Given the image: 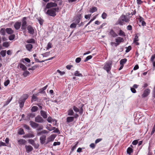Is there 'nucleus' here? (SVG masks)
Returning <instances> with one entry per match:
<instances>
[{
  "mask_svg": "<svg viewBox=\"0 0 155 155\" xmlns=\"http://www.w3.org/2000/svg\"><path fill=\"white\" fill-rule=\"evenodd\" d=\"M74 75L76 76L82 77V75L81 74L79 73V72L78 71H76L74 73Z\"/></svg>",
  "mask_w": 155,
  "mask_h": 155,
  "instance_id": "nucleus-36",
  "label": "nucleus"
},
{
  "mask_svg": "<svg viewBox=\"0 0 155 155\" xmlns=\"http://www.w3.org/2000/svg\"><path fill=\"white\" fill-rule=\"evenodd\" d=\"M107 16V14L104 12L101 15V17L103 19H105L106 18Z\"/></svg>",
  "mask_w": 155,
  "mask_h": 155,
  "instance_id": "nucleus-41",
  "label": "nucleus"
},
{
  "mask_svg": "<svg viewBox=\"0 0 155 155\" xmlns=\"http://www.w3.org/2000/svg\"><path fill=\"white\" fill-rule=\"evenodd\" d=\"M33 57L35 58V61L36 62H44L45 61H40L38 59L36 58H35L36 57V54H34L33 55Z\"/></svg>",
  "mask_w": 155,
  "mask_h": 155,
  "instance_id": "nucleus-35",
  "label": "nucleus"
},
{
  "mask_svg": "<svg viewBox=\"0 0 155 155\" xmlns=\"http://www.w3.org/2000/svg\"><path fill=\"white\" fill-rule=\"evenodd\" d=\"M30 123L31 126L34 128H36L39 126L38 124L32 121H30Z\"/></svg>",
  "mask_w": 155,
  "mask_h": 155,
  "instance_id": "nucleus-10",
  "label": "nucleus"
},
{
  "mask_svg": "<svg viewBox=\"0 0 155 155\" xmlns=\"http://www.w3.org/2000/svg\"><path fill=\"white\" fill-rule=\"evenodd\" d=\"M109 33L110 35L113 37H115L117 36V35L115 33L112 29H110L109 30Z\"/></svg>",
  "mask_w": 155,
  "mask_h": 155,
  "instance_id": "nucleus-14",
  "label": "nucleus"
},
{
  "mask_svg": "<svg viewBox=\"0 0 155 155\" xmlns=\"http://www.w3.org/2000/svg\"><path fill=\"white\" fill-rule=\"evenodd\" d=\"M112 64V61H107L104 64L103 69L106 70L108 73H109L111 69Z\"/></svg>",
  "mask_w": 155,
  "mask_h": 155,
  "instance_id": "nucleus-2",
  "label": "nucleus"
},
{
  "mask_svg": "<svg viewBox=\"0 0 155 155\" xmlns=\"http://www.w3.org/2000/svg\"><path fill=\"white\" fill-rule=\"evenodd\" d=\"M73 109L75 112H78L79 111V109L75 106H74L73 107Z\"/></svg>",
  "mask_w": 155,
  "mask_h": 155,
  "instance_id": "nucleus-53",
  "label": "nucleus"
},
{
  "mask_svg": "<svg viewBox=\"0 0 155 155\" xmlns=\"http://www.w3.org/2000/svg\"><path fill=\"white\" fill-rule=\"evenodd\" d=\"M9 45L8 43L6 42H4L2 44V46L3 47H5L6 48L8 47Z\"/></svg>",
  "mask_w": 155,
  "mask_h": 155,
  "instance_id": "nucleus-42",
  "label": "nucleus"
},
{
  "mask_svg": "<svg viewBox=\"0 0 155 155\" xmlns=\"http://www.w3.org/2000/svg\"><path fill=\"white\" fill-rule=\"evenodd\" d=\"M77 25L75 23H73L70 25V27L71 28H75L76 27Z\"/></svg>",
  "mask_w": 155,
  "mask_h": 155,
  "instance_id": "nucleus-52",
  "label": "nucleus"
},
{
  "mask_svg": "<svg viewBox=\"0 0 155 155\" xmlns=\"http://www.w3.org/2000/svg\"><path fill=\"white\" fill-rule=\"evenodd\" d=\"M74 117H68L66 118V122L69 123L73 121L74 120Z\"/></svg>",
  "mask_w": 155,
  "mask_h": 155,
  "instance_id": "nucleus-19",
  "label": "nucleus"
},
{
  "mask_svg": "<svg viewBox=\"0 0 155 155\" xmlns=\"http://www.w3.org/2000/svg\"><path fill=\"white\" fill-rule=\"evenodd\" d=\"M28 96L27 94H24L20 99L18 103L19 104L20 107L22 108L24 105L25 100L28 98Z\"/></svg>",
  "mask_w": 155,
  "mask_h": 155,
  "instance_id": "nucleus-3",
  "label": "nucleus"
},
{
  "mask_svg": "<svg viewBox=\"0 0 155 155\" xmlns=\"http://www.w3.org/2000/svg\"><path fill=\"white\" fill-rule=\"evenodd\" d=\"M150 90L149 88H147L144 90L143 94L142 95V97L143 98L145 97H147L150 94Z\"/></svg>",
  "mask_w": 155,
  "mask_h": 155,
  "instance_id": "nucleus-7",
  "label": "nucleus"
},
{
  "mask_svg": "<svg viewBox=\"0 0 155 155\" xmlns=\"http://www.w3.org/2000/svg\"><path fill=\"white\" fill-rule=\"evenodd\" d=\"M152 97L155 98V85L154 86L152 90Z\"/></svg>",
  "mask_w": 155,
  "mask_h": 155,
  "instance_id": "nucleus-51",
  "label": "nucleus"
},
{
  "mask_svg": "<svg viewBox=\"0 0 155 155\" xmlns=\"http://www.w3.org/2000/svg\"><path fill=\"white\" fill-rule=\"evenodd\" d=\"M26 42L28 43L35 44V40L33 38H31V39L28 40L26 41Z\"/></svg>",
  "mask_w": 155,
  "mask_h": 155,
  "instance_id": "nucleus-27",
  "label": "nucleus"
},
{
  "mask_svg": "<svg viewBox=\"0 0 155 155\" xmlns=\"http://www.w3.org/2000/svg\"><path fill=\"white\" fill-rule=\"evenodd\" d=\"M97 11V8L95 7H93L90 9V12L91 13H93Z\"/></svg>",
  "mask_w": 155,
  "mask_h": 155,
  "instance_id": "nucleus-28",
  "label": "nucleus"
},
{
  "mask_svg": "<svg viewBox=\"0 0 155 155\" xmlns=\"http://www.w3.org/2000/svg\"><path fill=\"white\" fill-rule=\"evenodd\" d=\"M6 29L5 28H1L0 30V33L3 36H5L6 34Z\"/></svg>",
  "mask_w": 155,
  "mask_h": 155,
  "instance_id": "nucleus-24",
  "label": "nucleus"
},
{
  "mask_svg": "<svg viewBox=\"0 0 155 155\" xmlns=\"http://www.w3.org/2000/svg\"><path fill=\"white\" fill-rule=\"evenodd\" d=\"M57 6V4L55 2H50L47 3L46 6L47 8H50L53 7H56Z\"/></svg>",
  "mask_w": 155,
  "mask_h": 155,
  "instance_id": "nucleus-8",
  "label": "nucleus"
},
{
  "mask_svg": "<svg viewBox=\"0 0 155 155\" xmlns=\"http://www.w3.org/2000/svg\"><path fill=\"white\" fill-rule=\"evenodd\" d=\"M61 144V143L60 142H55L53 143V146H56V145H59Z\"/></svg>",
  "mask_w": 155,
  "mask_h": 155,
  "instance_id": "nucleus-61",
  "label": "nucleus"
},
{
  "mask_svg": "<svg viewBox=\"0 0 155 155\" xmlns=\"http://www.w3.org/2000/svg\"><path fill=\"white\" fill-rule=\"evenodd\" d=\"M21 22H17L14 25V27L16 30H18L20 28Z\"/></svg>",
  "mask_w": 155,
  "mask_h": 155,
  "instance_id": "nucleus-12",
  "label": "nucleus"
},
{
  "mask_svg": "<svg viewBox=\"0 0 155 155\" xmlns=\"http://www.w3.org/2000/svg\"><path fill=\"white\" fill-rule=\"evenodd\" d=\"M35 121L38 123H42L44 122L43 119L39 115H38L35 118Z\"/></svg>",
  "mask_w": 155,
  "mask_h": 155,
  "instance_id": "nucleus-9",
  "label": "nucleus"
},
{
  "mask_svg": "<svg viewBox=\"0 0 155 155\" xmlns=\"http://www.w3.org/2000/svg\"><path fill=\"white\" fill-rule=\"evenodd\" d=\"M18 133L19 135H22L25 134L23 129L21 128H20L18 131Z\"/></svg>",
  "mask_w": 155,
  "mask_h": 155,
  "instance_id": "nucleus-32",
  "label": "nucleus"
},
{
  "mask_svg": "<svg viewBox=\"0 0 155 155\" xmlns=\"http://www.w3.org/2000/svg\"><path fill=\"white\" fill-rule=\"evenodd\" d=\"M51 45V43L49 42L48 44L47 49H48L50 48H51L52 47Z\"/></svg>",
  "mask_w": 155,
  "mask_h": 155,
  "instance_id": "nucleus-59",
  "label": "nucleus"
},
{
  "mask_svg": "<svg viewBox=\"0 0 155 155\" xmlns=\"http://www.w3.org/2000/svg\"><path fill=\"white\" fill-rule=\"evenodd\" d=\"M68 115L69 116H73L74 115V112L73 110L71 109H70L68 111Z\"/></svg>",
  "mask_w": 155,
  "mask_h": 155,
  "instance_id": "nucleus-29",
  "label": "nucleus"
},
{
  "mask_svg": "<svg viewBox=\"0 0 155 155\" xmlns=\"http://www.w3.org/2000/svg\"><path fill=\"white\" fill-rule=\"evenodd\" d=\"M26 140L23 139H21L18 140V144L19 145H24L26 143Z\"/></svg>",
  "mask_w": 155,
  "mask_h": 155,
  "instance_id": "nucleus-17",
  "label": "nucleus"
},
{
  "mask_svg": "<svg viewBox=\"0 0 155 155\" xmlns=\"http://www.w3.org/2000/svg\"><path fill=\"white\" fill-rule=\"evenodd\" d=\"M138 143V141L137 140H135L133 141L132 144L134 145H136Z\"/></svg>",
  "mask_w": 155,
  "mask_h": 155,
  "instance_id": "nucleus-62",
  "label": "nucleus"
},
{
  "mask_svg": "<svg viewBox=\"0 0 155 155\" xmlns=\"http://www.w3.org/2000/svg\"><path fill=\"white\" fill-rule=\"evenodd\" d=\"M25 47L28 51H31L33 48V46L31 44H28L26 45Z\"/></svg>",
  "mask_w": 155,
  "mask_h": 155,
  "instance_id": "nucleus-20",
  "label": "nucleus"
},
{
  "mask_svg": "<svg viewBox=\"0 0 155 155\" xmlns=\"http://www.w3.org/2000/svg\"><path fill=\"white\" fill-rule=\"evenodd\" d=\"M24 60L28 63H29L30 62V60L28 58H26L24 59H22L21 60V61H22V62L24 63Z\"/></svg>",
  "mask_w": 155,
  "mask_h": 155,
  "instance_id": "nucleus-45",
  "label": "nucleus"
},
{
  "mask_svg": "<svg viewBox=\"0 0 155 155\" xmlns=\"http://www.w3.org/2000/svg\"><path fill=\"white\" fill-rule=\"evenodd\" d=\"M37 128V130L38 131H40L43 129V127L42 125L39 124V126Z\"/></svg>",
  "mask_w": 155,
  "mask_h": 155,
  "instance_id": "nucleus-46",
  "label": "nucleus"
},
{
  "mask_svg": "<svg viewBox=\"0 0 155 155\" xmlns=\"http://www.w3.org/2000/svg\"><path fill=\"white\" fill-rule=\"evenodd\" d=\"M30 73L29 71H25L24 72V73L23 74V75L24 77H25L26 76H27Z\"/></svg>",
  "mask_w": 155,
  "mask_h": 155,
  "instance_id": "nucleus-43",
  "label": "nucleus"
},
{
  "mask_svg": "<svg viewBox=\"0 0 155 155\" xmlns=\"http://www.w3.org/2000/svg\"><path fill=\"white\" fill-rule=\"evenodd\" d=\"M73 67L71 65H68L66 66V68L68 70H70L71 68Z\"/></svg>",
  "mask_w": 155,
  "mask_h": 155,
  "instance_id": "nucleus-63",
  "label": "nucleus"
},
{
  "mask_svg": "<svg viewBox=\"0 0 155 155\" xmlns=\"http://www.w3.org/2000/svg\"><path fill=\"white\" fill-rule=\"evenodd\" d=\"M15 38V35L14 34H12L9 37V39L10 40H12L14 39Z\"/></svg>",
  "mask_w": 155,
  "mask_h": 155,
  "instance_id": "nucleus-40",
  "label": "nucleus"
},
{
  "mask_svg": "<svg viewBox=\"0 0 155 155\" xmlns=\"http://www.w3.org/2000/svg\"><path fill=\"white\" fill-rule=\"evenodd\" d=\"M133 152V150L130 147H129L127 148V153L129 155H130V154Z\"/></svg>",
  "mask_w": 155,
  "mask_h": 155,
  "instance_id": "nucleus-25",
  "label": "nucleus"
},
{
  "mask_svg": "<svg viewBox=\"0 0 155 155\" xmlns=\"http://www.w3.org/2000/svg\"><path fill=\"white\" fill-rule=\"evenodd\" d=\"M81 15H80L78 18H77L75 20V23L77 25V24H78L80 21V19H81Z\"/></svg>",
  "mask_w": 155,
  "mask_h": 155,
  "instance_id": "nucleus-34",
  "label": "nucleus"
},
{
  "mask_svg": "<svg viewBox=\"0 0 155 155\" xmlns=\"http://www.w3.org/2000/svg\"><path fill=\"white\" fill-rule=\"evenodd\" d=\"M92 58V56L91 55H89L87 56L86 58L85 59L84 61V62H86L87 61L91 59Z\"/></svg>",
  "mask_w": 155,
  "mask_h": 155,
  "instance_id": "nucleus-44",
  "label": "nucleus"
},
{
  "mask_svg": "<svg viewBox=\"0 0 155 155\" xmlns=\"http://www.w3.org/2000/svg\"><path fill=\"white\" fill-rule=\"evenodd\" d=\"M155 131V126H154L153 127V128L152 129V131L151 132L150 135H152L154 134Z\"/></svg>",
  "mask_w": 155,
  "mask_h": 155,
  "instance_id": "nucleus-64",
  "label": "nucleus"
},
{
  "mask_svg": "<svg viewBox=\"0 0 155 155\" xmlns=\"http://www.w3.org/2000/svg\"><path fill=\"white\" fill-rule=\"evenodd\" d=\"M38 109V108L36 106H33L31 109V110L32 112H35Z\"/></svg>",
  "mask_w": 155,
  "mask_h": 155,
  "instance_id": "nucleus-33",
  "label": "nucleus"
},
{
  "mask_svg": "<svg viewBox=\"0 0 155 155\" xmlns=\"http://www.w3.org/2000/svg\"><path fill=\"white\" fill-rule=\"evenodd\" d=\"M119 35L120 36H125L124 32L121 29H120L119 31Z\"/></svg>",
  "mask_w": 155,
  "mask_h": 155,
  "instance_id": "nucleus-38",
  "label": "nucleus"
},
{
  "mask_svg": "<svg viewBox=\"0 0 155 155\" xmlns=\"http://www.w3.org/2000/svg\"><path fill=\"white\" fill-rule=\"evenodd\" d=\"M23 127L24 128H25V129H26L28 130H30V128L27 125H26L25 124H24L23 125Z\"/></svg>",
  "mask_w": 155,
  "mask_h": 155,
  "instance_id": "nucleus-56",
  "label": "nucleus"
},
{
  "mask_svg": "<svg viewBox=\"0 0 155 155\" xmlns=\"http://www.w3.org/2000/svg\"><path fill=\"white\" fill-rule=\"evenodd\" d=\"M115 41L118 43L119 45L120 43L124 41V39L123 38L120 37H118L115 39Z\"/></svg>",
  "mask_w": 155,
  "mask_h": 155,
  "instance_id": "nucleus-13",
  "label": "nucleus"
},
{
  "mask_svg": "<svg viewBox=\"0 0 155 155\" xmlns=\"http://www.w3.org/2000/svg\"><path fill=\"white\" fill-rule=\"evenodd\" d=\"M46 138V136L45 135H43L40 137V140L41 144H43L45 143Z\"/></svg>",
  "mask_w": 155,
  "mask_h": 155,
  "instance_id": "nucleus-16",
  "label": "nucleus"
},
{
  "mask_svg": "<svg viewBox=\"0 0 155 155\" xmlns=\"http://www.w3.org/2000/svg\"><path fill=\"white\" fill-rule=\"evenodd\" d=\"M130 17L127 16V15H122L118 19L116 24L123 25L124 24V22H129L130 21Z\"/></svg>",
  "mask_w": 155,
  "mask_h": 155,
  "instance_id": "nucleus-1",
  "label": "nucleus"
},
{
  "mask_svg": "<svg viewBox=\"0 0 155 155\" xmlns=\"http://www.w3.org/2000/svg\"><path fill=\"white\" fill-rule=\"evenodd\" d=\"M127 29L128 30L131 31L132 30V26L131 25H128L127 27Z\"/></svg>",
  "mask_w": 155,
  "mask_h": 155,
  "instance_id": "nucleus-54",
  "label": "nucleus"
},
{
  "mask_svg": "<svg viewBox=\"0 0 155 155\" xmlns=\"http://www.w3.org/2000/svg\"><path fill=\"white\" fill-rule=\"evenodd\" d=\"M13 98V97H11L10 98H8V100H7V101H6L5 102V104H4V105L5 106H6V105H7L8 104H9V103L11 102V101H12V100Z\"/></svg>",
  "mask_w": 155,
  "mask_h": 155,
  "instance_id": "nucleus-31",
  "label": "nucleus"
},
{
  "mask_svg": "<svg viewBox=\"0 0 155 155\" xmlns=\"http://www.w3.org/2000/svg\"><path fill=\"white\" fill-rule=\"evenodd\" d=\"M55 138V137L53 135H51L47 139V141L46 143H48L51 141H53Z\"/></svg>",
  "mask_w": 155,
  "mask_h": 155,
  "instance_id": "nucleus-15",
  "label": "nucleus"
},
{
  "mask_svg": "<svg viewBox=\"0 0 155 155\" xmlns=\"http://www.w3.org/2000/svg\"><path fill=\"white\" fill-rule=\"evenodd\" d=\"M25 148L26 151L27 153H29L31 151L33 150V147L30 145H26Z\"/></svg>",
  "mask_w": 155,
  "mask_h": 155,
  "instance_id": "nucleus-11",
  "label": "nucleus"
},
{
  "mask_svg": "<svg viewBox=\"0 0 155 155\" xmlns=\"http://www.w3.org/2000/svg\"><path fill=\"white\" fill-rule=\"evenodd\" d=\"M40 114L44 118H46L47 117V114L46 112L43 110H41L40 111Z\"/></svg>",
  "mask_w": 155,
  "mask_h": 155,
  "instance_id": "nucleus-18",
  "label": "nucleus"
},
{
  "mask_svg": "<svg viewBox=\"0 0 155 155\" xmlns=\"http://www.w3.org/2000/svg\"><path fill=\"white\" fill-rule=\"evenodd\" d=\"M27 29L29 34L33 35L34 33L35 28L31 25H28L27 27Z\"/></svg>",
  "mask_w": 155,
  "mask_h": 155,
  "instance_id": "nucleus-6",
  "label": "nucleus"
},
{
  "mask_svg": "<svg viewBox=\"0 0 155 155\" xmlns=\"http://www.w3.org/2000/svg\"><path fill=\"white\" fill-rule=\"evenodd\" d=\"M57 71L60 74V75L62 76L63 75L65 74V73L64 71H61L59 70H58Z\"/></svg>",
  "mask_w": 155,
  "mask_h": 155,
  "instance_id": "nucleus-48",
  "label": "nucleus"
},
{
  "mask_svg": "<svg viewBox=\"0 0 155 155\" xmlns=\"http://www.w3.org/2000/svg\"><path fill=\"white\" fill-rule=\"evenodd\" d=\"M35 137V135L32 134H26L24 136H23L24 137H26V138H31V137Z\"/></svg>",
  "mask_w": 155,
  "mask_h": 155,
  "instance_id": "nucleus-26",
  "label": "nucleus"
},
{
  "mask_svg": "<svg viewBox=\"0 0 155 155\" xmlns=\"http://www.w3.org/2000/svg\"><path fill=\"white\" fill-rule=\"evenodd\" d=\"M19 65L20 68H21L23 70L25 71L26 69L27 68L24 64L20 63L19 64Z\"/></svg>",
  "mask_w": 155,
  "mask_h": 155,
  "instance_id": "nucleus-30",
  "label": "nucleus"
},
{
  "mask_svg": "<svg viewBox=\"0 0 155 155\" xmlns=\"http://www.w3.org/2000/svg\"><path fill=\"white\" fill-rule=\"evenodd\" d=\"M28 117H29V118H33L35 116V114H33V113H30V114H29L28 115Z\"/></svg>",
  "mask_w": 155,
  "mask_h": 155,
  "instance_id": "nucleus-49",
  "label": "nucleus"
},
{
  "mask_svg": "<svg viewBox=\"0 0 155 155\" xmlns=\"http://www.w3.org/2000/svg\"><path fill=\"white\" fill-rule=\"evenodd\" d=\"M131 49V47L130 46H129L127 48V49L126 50V52H129Z\"/></svg>",
  "mask_w": 155,
  "mask_h": 155,
  "instance_id": "nucleus-60",
  "label": "nucleus"
},
{
  "mask_svg": "<svg viewBox=\"0 0 155 155\" xmlns=\"http://www.w3.org/2000/svg\"><path fill=\"white\" fill-rule=\"evenodd\" d=\"M102 140V138L97 139H96L95 140V143L96 144H97V143H98L99 142H100V141H101Z\"/></svg>",
  "mask_w": 155,
  "mask_h": 155,
  "instance_id": "nucleus-55",
  "label": "nucleus"
},
{
  "mask_svg": "<svg viewBox=\"0 0 155 155\" xmlns=\"http://www.w3.org/2000/svg\"><path fill=\"white\" fill-rule=\"evenodd\" d=\"M46 128L47 129L50 131L54 130L56 129L55 127H52L51 125L50 124H48L46 127Z\"/></svg>",
  "mask_w": 155,
  "mask_h": 155,
  "instance_id": "nucleus-21",
  "label": "nucleus"
},
{
  "mask_svg": "<svg viewBox=\"0 0 155 155\" xmlns=\"http://www.w3.org/2000/svg\"><path fill=\"white\" fill-rule=\"evenodd\" d=\"M28 142L33 146H35V141L34 140L32 139H29L28 140Z\"/></svg>",
  "mask_w": 155,
  "mask_h": 155,
  "instance_id": "nucleus-39",
  "label": "nucleus"
},
{
  "mask_svg": "<svg viewBox=\"0 0 155 155\" xmlns=\"http://www.w3.org/2000/svg\"><path fill=\"white\" fill-rule=\"evenodd\" d=\"M27 18L26 17H24L22 18V24L21 27V29L22 30H25L27 26V22L26 21Z\"/></svg>",
  "mask_w": 155,
  "mask_h": 155,
  "instance_id": "nucleus-5",
  "label": "nucleus"
},
{
  "mask_svg": "<svg viewBox=\"0 0 155 155\" xmlns=\"http://www.w3.org/2000/svg\"><path fill=\"white\" fill-rule=\"evenodd\" d=\"M6 50H2L0 52V54L2 57H4L6 55Z\"/></svg>",
  "mask_w": 155,
  "mask_h": 155,
  "instance_id": "nucleus-37",
  "label": "nucleus"
},
{
  "mask_svg": "<svg viewBox=\"0 0 155 155\" xmlns=\"http://www.w3.org/2000/svg\"><path fill=\"white\" fill-rule=\"evenodd\" d=\"M78 142H77L76 143V144L72 147L71 149V150L72 151H73L76 148V147H77L78 144Z\"/></svg>",
  "mask_w": 155,
  "mask_h": 155,
  "instance_id": "nucleus-47",
  "label": "nucleus"
},
{
  "mask_svg": "<svg viewBox=\"0 0 155 155\" xmlns=\"http://www.w3.org/2000/svg\"><path fill=\"white\" fill-rule=\"evenodd\" d=\"M6 31L8 34H12L14 33L13 30L10 28H6Z\"/></svg>",
  "mask_w": 155,
  "mask_h": 155,
  "instance_id": "nucleus-22",
  "label": "nucleus"
},
{
  "mask_svg": "<svg viewBox=\"0 0 155 155\" xmlns=\"http://www.w3.org/2000/svg\"><path fill=\"white\" fill-rule=\"evenodd\" d=\"M127 61V59L126 58L122 59L120 60V65H124L125 64Z\"/></svg>",
  "mask_w": 155,
  "mask_h": 155,
  "instance_id": "nucleus-23",
  "label": "nucleus"
},
{
  "mask_svg": "<svg viewBox=\"0 0 155 155\" xmlns=\"http://www.w3.org/2000/svg\"><path fill=\"white\" fill-rule=\"evenodd\" d=\"M57 9L58 10V8H54L48 9L46 13L49 16L54 17L56 15V11Z\"/></svg>",
  "mask_w": 155,
  "mask_h": 155,
  "instance_id": "nucleus-4",
  "label": "nucleus"
},
{
  "mask_svg": "<svg viewBox=\"0 0 155 155\" xmlns=\"http://www.w3.org/2000/svg\"><path fill=\"white\" fill-rule=\"evenodd\" d=\"M81 60V59L80 58L78 57L76 58L75 59V62L77 63H79Z\"/></svg>",
  "mask_w": 155,
  "mask_h": 155,
  "instance_id": "nucleus-57",
  "label": "nucleus"
},
{
  "mask_svg": "<svg viewBox=\"0 0 155 155\" xmlns=\"http://www.w3.org/2000/svg\"><path fill=\"white\" fill-rule=\"evenodd\" d=\"M10 83V81L8 80L4 82V85L5 86H7Z\"/></svg>",
  "mask_w": 155,
  "mask_h": 155,
  "instance_id": "nucleus-58",
  "label": "nucleus"
},
{
  "mask_svg": "<svg viewBox=\"0 0 155 155\" xmlns=\"http://www.w3.org/2000/svg\"><path fill=\"white\" fill-rule=\"evenodd\" d=\"M38 21L41 25L43 24L44 21L41 18H39L38 19Z\"/></svg>",
  "mask_w": 155,
  "mask_h": 155,
  "instance_id": "nucleus-50",
  "label": "nucleus"
}]
</instances>
